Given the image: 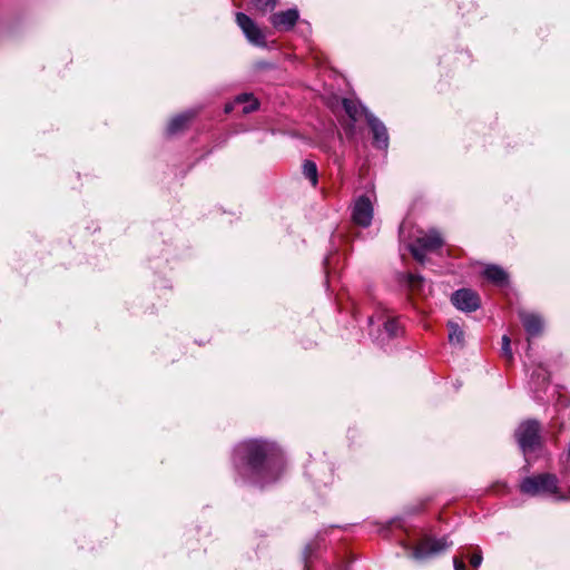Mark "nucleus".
Here are the masks:
<instances>
[{
	"mask_svg": "<svg viewBox=\"0 0 570 570\" xmlns=\"http://www.w3.org/2000/svg\"><path fill=\"white\" fill-rule=\"evenodd\" d=\"M298 11L296 9H288L286 11H281L274 13L271 17V23L277 30H291L298 20Z\"/></svg>",
	"mask_w": 570,
	"mask_h": 570,
	"instance_id": "1a4fd4ad",
	"label": "nucleus"
},
{
	"mask_svg": "<svg viewBox=\"0 0 570 570\" xmlns=\"http://www.w3.org/2000/svg\"><path fill=\"white\" fill-rule=\"evenodd\" d=\"M236 23L242 29L246 39L254 46L265 47L266 35L258 24L243 12L236 13Z\"/></svg>",
	"mask_w": 570,
	"mask_h": 570,
	"instance_id": "39448f33",
	"label": "nucleus"
},
{
	"mask_svg": "<svg viewBox=\"0 0 570 570\" xmlns=\"http://www.w3.org/2000/svg\"><path fill=\"white\" fill-rule=\"evenodd\" d=\"M444 244L441 234L436 229H431L416 237L410 246L411 254L420 262L424 263L426 252L436 250Z\"/></svg>",
	"mask_w": 570,
	"mask_h": 570,
	"instance_id": "20e7f679",
	"label": "nucleus"
},
{
	"mask_svg": "<svg viewBox=\"0 0 570 570\" xmlns=\"http://www.w3.org/2000/svg\"><path fill=\"white\" fill-rule=\"evenodd\" d=\"M384 330L389 336H396L400 332V326L396 320L389 318L384 322Z\"/></svg>",
	"mask_w": 570,
	"mask_h": 570,
	"instance_id": "6ab92c4d",
	"label": "nucleus"
},
{
	"mask_svg": "<svg viewBox=\"0 0 570 570\" xmlns=\"http://www.w3.org/2000/svg\"><path fill=\"white\" fill-rule=\"evenodd\" d=\"M367 124L373 132L374 145L384 149L389 144V136L385 126L372 114H366Z\"/></svg>",
	"mask_w": 570,
	"mask_h": 570,
	"instance_id": "9d476101",
	"label": "nucleus"
},
{
	"mask_svg": "<svg viewBox=\"0 0 570 570\" xmlns=\"http://www.w3.org/2000/svg\"><path fill=\"white\" fill-rule=\"evenodd\" d=\"M303 174L315 187L318 181L317 166L314 161L305 160L303 164Z\"/></svg>",
	"mask_w": 570,
	"mask_h": 570,
	"instance_id": "f3484780",
	"label": "nucleus"
},
{
	"mask_svg": "<svg viewBox=\"0 0 570 570\" xmlns=\"http://www.w3.org/2000/svg\"><path fill=\"white\" fill-rule=\"evenodd\" d=\"M342 104L346 115L352 121L350 125V131L352 132L354 129V122L357 121L363 114L366 115L367 112H365L364 108L353 99L344 98Z\"/></svg>",
	"mask_w": 570,
	"mask_h": 570,
	"instance_id": "ddd939ff",
	"label": "nucleus"
},
{
	"mask_svg": "<svg viewBox=\"0 0 570 570\" xmlns=\"http://www.w3.org/2000/svg\"><path fill=\"white\" fill-rule=\"evenodd\" d=\"M450 543L445 538H423L412 551V558L423 560L445 550Z\"/></svg>",
	"mask_w": 570,
	"mask_h": 570,
	"instance_id": "423d86ee",
	"label": "nucleus"
},
{
	"mask_svg": "<svg viewBox=\"0 0 570 570\" xmlns=\"http://www.w3.org/2000/svg\"><path fill=\"white\" fill-rule=\"evenodd\" d=\"M235 105H242L243 106V109H242L243 114L253 112V111H255L258 108L257 99L254 98L249 94H243V95L237 96L232 105H226L225 111L226 112L232 111L234 109Z\"/></svg>",
	"mask_w": 570,
	"mask_h": 570,
	"instance_id": "f8f14e48",
	"label": "nucleus"
},
{
	"mask_svg": "<svg viewBox=\"0 0 570 570\" xmlns=\"http://www.w3.org/2000/svg\"><path fill=\"white\" fill-rule=\"evenodd\" d=\"M252 3L257 11L266 13L276 7L277 0H252Z\"/></svg>",
	"mask_w": 570,
	"mask_h": 570,
	"instance_id": "a211bd4d",
	"label": "nucleus"
},
{
	"mask_svg": "<svg viewBox=\"0 0 570 570\" xmlns=\"http://www.w3.org/2000/svg\"><path fill=\"white\" fill-rule=\"evenodd\" d=\"M373 218V205L367 196H360L353 206L352 219L362 227L371 225Z\"/></svg>",
	"mask_w": 570,
	"mask_h": 570,
	"instance_id": "0eeeda50",
	"label": "nucleus"
},
{
	"mask_svg": "<svg viewBox=\"0 0 570 570\" xmlns=\"http://www.w3.org/2000/svg\"><path fill=\"white\" fill-rule=\"evenodd\" d=\"M193 117H194L193 112H184L181 115L174 117L167 126V134L176 135V134L180 132L188 126V124L193 119Z\"/></svg>",
	"mask_w": 570,
	"mask_h": 570,
	"instance_id": "4468645a",
	"label": "nucleus"
},
{
	"mask_svg": "<svg viewBox=\"0 0 570 570\" xmlns=\"http://www.w3.org/2000/svg\"><path fill=\"white\" fill-rule=\"evenodd\" d=\"M520 489L523 493L530 495H552L558 493V479L554 474L542 473L525 478Z\"/></svg>",
	"mask_w": 570,
	"mask_h": 570,
	"instance_id": "7ed1b4c3",
	"label": "nucleus"
},
{
	"mask_svg": "<svg viewBox=\"0 0 570 570\" xmlns=\"http://www.w3.org/2000/svg\"><path fill=\"white\" fill-rule=\"evenodd\" d=\"M515 440L524 454L541 446L540 424L535 420L522 422L514 432Z\"/></svg>",
	"mask_w": 570,
	"mask_h": 570,
	"instance_id": "f03ea898",
	"label": "nucleus"
},
{
	"mask_svg": "<svg viewBox=\"0 0 570 570\" xmlns=\"http://www.w3.org/2000/svg\"><path fill=\"white\" fill-rule=\"evenodd\" d=\"M453 566H454V570H466L465 563L462 558L454 557Z\"/></svg>",
	"mask_w": 570,
	"mask_h": 570,
	"instance_id": "4be33fe9",
	"label": "nucleus"
},
{
	"mask_svg": "<svg viewBox=\"0 0 570 570\" xmlns=\"http://www.w3.org/2000/svg\"><path fill=\"white\" fill-rule=\"evenodd\" d=\"M470 561V564L474 568V569H478L482 562V554H481V550L480 549H476L470 557L469 559Z\"/></svg>",
	"mask_w": 570,
	"mask_h": 570,
	"instance_id": "412c9836",
	"label": "nucleus"
},
{
	"mask_svg": "<svg viewBox=\"0 0 570 570\" xmlns=\"http://www.w3.org/2000/svg\"><path fill=\"white\" fill-rule=\"evenodd\" d=\"M421 282H422V278L420 276L412 275V274L409 276V284L412 287L417 286Z\"/></svg>",
	"mask_w": 570,
	"mask_h": 570,
	"instance_id": "5701e85b",
	"label": "nucleus"
},
{
	"mask_svg": "<svg viewBox=\"0 0 570 570\" xmlns=\"http://www.w3.org/2000/svg\"><path fill=\"white\" fill-rule=\"evenodd\" d=\"M305 570H309L307 566H305Z\"/></svg>",
	"mask_w": 570,
	"mask_h": 570,
	"instance_id": "b1692460",
	"label": "nucleus"
},
{
	"mask_svg": "<svg viewBox=\"0 0 570 570\" xmlns=\"http://www.w3.org/2000/svg\"><path fill=\"white\" fill-rule=\"evenodd\" d=\"M275 452L276 448L273 444L261 441H248L237 448V453L246 459L247 464L254 470L259 469Z\"/></svg>",
	"mask_w": 570,
	"mask_h": 570,
	"instance_id": "f257e3e1",
	"label": "nucleus"
},
{
	"mask_svg": "<svg viewBox=\"0 0 570 570\" xmlns=\"http://www.w3.org/2000/svg\"><path fill=\"white\" fill-rule=\"evenodd\" d=\"M511 341L509 338V336L504 335L502 337V355L508 360V361H511L512 360V351H511Z\"/></svg>",
	"mask_w": 570,
	"mask_h": 570,
	"instance_id": "aec40b11",
	"label": "nucleus"
},
{
	"mask_svg": "<svg viewBox=\"0 0 570 570\" xmlns=\"http://www.w3.org/2000/svg\"><path fill=\"white\" fill-rule=\"evenodd\" d=\"M452 304L464 312H473L480 307L479 295L471 289H459L451 296Z\"/></svg>",
	"mask_w": 570,
	"mask_h": 570,
	"instance_id": "6e6552de",
	"label": "nucleus"
},
{
	"mask_svg": "<svg viewBox=\"0 0 570 570\" xmlns=\"http://www.w3.org/2000/svg\"><path fill=\"white\" fill-rule=\"evenodd\" d=\"M519 316L530 336H535L541 333L543 323L540 316L528 312H520Z\"/></svg>",
	"mask_w": 570,
	"mask_h": 570,
	"instance_id": "9b49d317",
	"label": "nucleus"
},
{
	"mask_svg": "<svg viewBox=\"0 0 570 570\" xmlns=\"http://www.w3.org/2000/svg\"><path fill=\"white\" fill-rule=\"evenodd\" d=\"M484 276L497 285H503L508 281L505 271L497 265H489L484 269Z\"/></svg>",
	"mask_w": 570,
	"mask_h": 570,
	"instance_id": "2eb2a0df",
	"label": "nucleus"
},
{
	"mask_svg": "<svg viewBox=\"0 0 570 570\" xmlns=\"http://www.w3.org/2000/svg\"><path fill=\"white\" fill-rule=\"evenodd\" d=\"M449 341L453 345L462 346L464 343V332L456 322L448 323Z\"/></svg>",
	"mask_w": 570,
	"mask_h": 570,
	"instance_id": "dca6fc26",
	"label": "nucleus"
}]
</instances>
